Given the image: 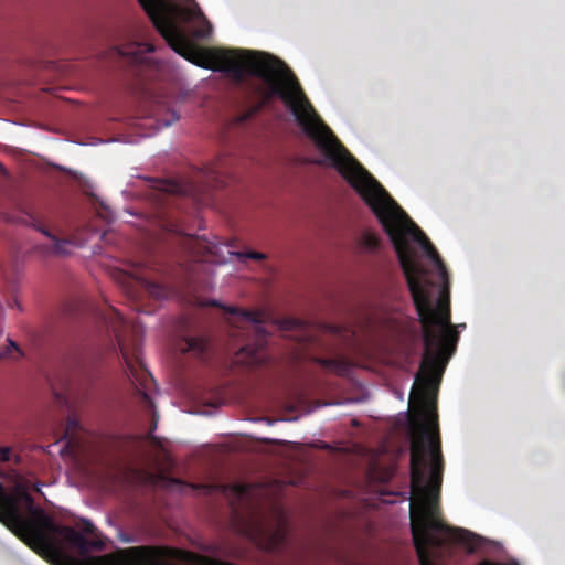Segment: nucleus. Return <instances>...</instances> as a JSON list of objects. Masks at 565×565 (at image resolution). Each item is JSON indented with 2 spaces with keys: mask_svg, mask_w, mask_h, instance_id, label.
<instances>
[{
  "mask_svg": "<svg viewBox=\"0 0 565 565\" xmlns=\"http://www.w3.org/2000/svg\"><path fill=\"white\" fill-rule=\"evenodd\" d=\"M320 363L331 370V371H334L339 374H343L347 372V364L345 362L343 361H340V360H337V359H323L320 361Z\"/></svg>",
  "mask_w": 565,
  "mask_h": 565,
  "instance_id": "obj_10",
  "label": "nucleus"
},
{
  "mask_svg": "<svg viewBox=\"0 0 565 565\" xmlns=\"http://www.w3.org/2000/svg\"><path fill=\"white\" fill-rule=\"evenodd\" d=\"M78 425L79 424H78L76 418H74V417H68L67 418V429L75 430V429H77Z\"/></svg>",
  "mask_w": 565,
  "mask_h": 565,
  "instance_id": "obj_16",
  "label": "nucleus"
},
{
  "mask_svg": "<svg viewBox=\"0 0 565 565\" xmlns=\"http://www.w3.org/2000/svg\"><path fill=\"white\" fill-rule=\"evenodd\" d=\"M287 539V530L281 523L269 526L263 522H257L254 529V540L266 552H279Z\"/></svg>",
  "mask_w": 565,
  "mask_h": 565,
  "instance_id": "obj_4",
  "label": "nucleus"
},
{
  "mask_svg": "<svg viewBox=\"0 0 565 565\" xmlns=\"http://www.w3.org/2000/svg\"><path fill=\"white\" fill-rule=\"evenodd\" d=\"M8 347L0 349V358L9 355L13 350L19 351V348L15 342H13L12 340H8Z\"/></svg>",
  "mask_w": 565,
  "mask_h": 565,
  "instance_id": "obj_13",
  "label": "nucleus"
},
{
  "mask_svg": "<svg viewBox=\"0 0 565 565\" xmlns=\"http://www.w3.org/2000/svg\"><path fill=\"white\" fill-rule=\"evenodd\" d=\"M194 488L211 491L213 487L201 484L194 486ZM216 488H221L223 492H226L227 490L231 491L237 499H245L250 493V486L247 483H235L233 486H217Z\"/></svg>",
  "mask_w": 565,
  "mask_h": 565,
  "instance_id": "obj_6",
  "label": "nucleus"
},
{
  "mask_svg": "<svg viewBox=\"0 0 565 565\" xmlns=\"http://www.w3.org/2000/svg\"><path fill=\"white\" fill-rule=\"evenodd\" d=\"M204 306L221 308L225 313L235 316L241 323H248L255 332L256 340L239 349L235 355V362L246 366H260L267 362L266 339L267 331L264 329V315L259 311L241 309L234 306H224L218 300H206Z\"/></svg>",
  "mask_w": 565,
  "mask_h": 565,
  "instance_id": "obj_2",
  "label": "nucleus"
},
{
  "mask_svg": "<svg viewBox=\"0 0 565 565\" xmlns=\"http://www.w3.org/2000/svg\"><path fill=\"white\" fill-rule=\"evenodd\" d=\"M212 70L243 82L247 75L266 84V100L278 97L323 156L320 163L334 168L359 193L386 232L397 255L423 332L424 352L409 395L414 419L420 429L411 444V473H443L440 438L428 431L427 420L436 411L434 393L459 341L451 323L449 276L441 257L425 233L408 217L387 191L365 170L323 122L306 96L291 68L268 53L246 50L217 51Z\"/></svg>",
  "mask_w": 565,
  "mask_h": 565,
  "instance_id": "obj_1",
  "label": "nucleus"
},
{
  "mask_svg": "<svg viewBox=\"0 0 565 565\" xmlns=\"http://www.w3.org/2000/svg\"><path fill=\"white\" fill-rule=\"evenodd\" d=\"M114 312H115V315L117 316L118 321H119L120 323H124V322H125V319H124L122 315H121L120 312H118L117 310H114Z\"/></svg>",
  "mask_w": 565,
  "mask_h": 565,
  "instance_id": "obj_17",
  "label": "nucleus"
},
{
  "mask_svg": "<svg viewBox=\"0 0 565 565\" xmlns=\"http://www.w3.org/2000/svg\"><path fill=\"white\" fill-rule=\"evenodd\" d=\"M20 461H21V457L17 455L14 457V462L18 465V463H20Z\"/></svg>",
  "mask_w": 565,
  "mask_h": 565,
  "instance_id": "obj_18",
  "label": "nucleus"
},
{
  "mask_svg": "<svg viewBox=\"0 0 565 565\" xmlns=\"http://www.w3.org/2000/svg\"><path fill=\"white\" fill-rule=\"evenodd\" d=\"M39 231L52 239L53 244L50 248V253L54 255H66L68 253L66 248L71 244L68 239H58L55 235L51 234L43 227H40Z\"/></svg>",
  "mask_w": 565,
  "mask_h": 565,
  "instance_id": "obj_8",
  "label": "nucleus"
},
{
  "mask_svg": "<svg viewBox=\"0 0 565 565\" xmlns=\"http://www.w3.org/2000/svg\"><path fill=\"white\" fill-rule=\"evenodd\" d=\"M148 291H149V294H151L152 296H154L157 298H160L164 295V289L158 284H149Z\"/></svg>",
  "mask_w": 565,
  "mask_h": 565,
  "instance_id": "obj_12",
  "label": "nucleus"
},
{
  "mask_svg": "<svg viewBox=\"0 0 565 565\" xmlns=\"http://www.w3.org/2000/svg\"><path fill=\"white\" fill-rule=\"evenodd\" d=\"M359 245L366 252H375L381 245L379 235L372 231H364L360 235Z\"/></svg>",
  "mask_w": 565,
  "mask_h": 565,
  "instance_id": "obj_7",
  "label": "nucleus"
},
{
  "mask_svg": "<svg viewBox=\"0 0 565 565\" xmlns=\"http://www.w3.org/2000/svg\"><path fill=\"white\" fill-rule=\"evenodd\" d=\"M11 460V448L10 447H0V461L8 462Z\"/></svg>",
  "mask_w": 565,
  "mask_h": 565,
  "instance_id": "obj_14",
  "label": "nucleus"
},
{
  "mask_svg": "<svg viewBox=\"0 0 565 565\" xmlns=\"http://www.w3.org/2000/svg\"><path fill=\"white\" fill-rule=\"evenodd\" d=\"M115 337L125 362L127 377L136 386L143 401L150 402V396L147 391L149 390V382L152 381V377L141 361L139 344L135 342L131 349H129L126 340L122 339L118 330H115Z\"/></svg>",
  "mask_w": 565,
  "mask_h": 565,
  "instance_id": "obj_3",
  "label": "nucleus"
},
{
  "mask_svg": "<svg viewBox=\"0 0 565 565\" xmlns=\"http://www.w3.org/2000/svg\"><path fill=\"white\" fill-rule=\"evenodd\" d=\"M124 542H135L136 540H132L130 537H122L121 539Z\"/></svg>",
  "mask_w": 565,
  "mask_h": 565,
  "instance_id": "obj_19",
  "label": "nucleus"
},
{
  "mask_svg": "<svg viewBox=\"0 0 565 565\" xmlns=\"http://www.w3.org/2000/svg\"><path fill=\"white\" fill-rule=\"evenodd\" d=\"M235 255L241 259L249 258V259H255V260H262V259L266 258L265 254L259 253V252H247V253L237 252V253H235Z\"/></svg>",
  "mask_w": 565,
  "mask_h": 565,
  "instance_id": "obj_11",
  "label": "nucleus"
},
{
  "mask_svg": "<svg viewBox=\"0 0 565 565\" xmlns=\"http://www.w3.org/2000/svg\"><path fill=\"white\" fill-rule=\"evenodd\" d=\"M184 352L193 353L200 359H204L209 353L210 343L205 338L202 337H188L184 339Z\"/></svg>",
  "mask_w": 565,
  "mask_h": 565,
  "instance_id": "obj_5",
  "label": "nucleus"
},
{
  "mask_svg": "<svg viewBox=\"0 0 565 565\" xmlns=\"http://www.w3.org/2000/svg\"><path fill=\"white\" fill-rule=\"evenodd\" d=\"M260 109V104L248 106L234 117V124L241 126L248 122L259 113Z\"/></svg>",
  "mask_w": 565,
  "mask_h": 565,
  "instance_id": "obj_9",
  "label": "nucleus"
},
{
  "mask_svg": "<svg viewBox=\"0 0 565 565\" xmlns=\"http://www.w3.org/2000/svg\"><path fill=\"white\" fill-rule=\"evenodd\" d=\"M138 46L142 50V51H146V52H154L156 47L152 43H149V42H143V43H140L138 44Z\"/></svg>",
  "mask_w": 565,
  "mask_h": 565,
  "instance_id": "obj_15",
  "label": "nucleus"
},
{
  "mask_svg": "<svg viewBox=\"0 0 565 565\" xmlns=\"http://www.w3.org/2000/svg\"><path fill=\"white\" fill-rule=\"evenodd\" d=\"M148 437H149V439H151L152 441H156V440H157V438L152 435V433H150Z\"/></svg>",
  "mask_w": 565,
  "mask_h": 565,
  "instance_id": "obj_20",
  "label": "nucleus"
}]
</instances>
